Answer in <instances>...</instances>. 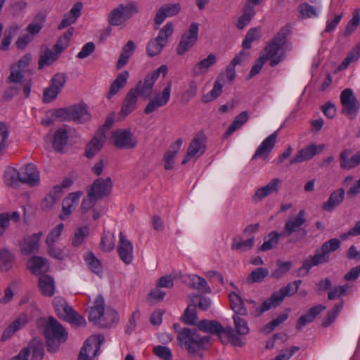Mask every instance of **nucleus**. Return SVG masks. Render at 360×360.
Instances as JSON below:
<instances>
[{
  "mask_svg": "<svg viewBox=\"0 0 360 360\" xmlns=\"http://www.w3.org/2000/svg\"><path fill=\"white\" fill-rule=\"evenodd\" d=\"M177 339L190 354H195L209 344L210 338L200 336L196 329L184 328L178 333Z\"/></svg>",
  "mask_w": 360,
  "mask_h": 360,
  "instance_id": "4",
  "label": "nucleus"
},
{
  "mask_svg": "<svg viewBox=\"0 0 360 360\" xmlns=\"http://www.w3.org/2000/svg\"><path fill=\"white\" fill-rule=\"evenodd\" d=\"M198 328L202 331L218 335L219 330L222 328V326L217 321L205 319L198 323Z\"/></svg>",
  "mask_w": 360,
  "mask_h": 360,
  "instance_id": "42",
  "label": "nucleus"
},
{
  "mask_svg": "<svg viewBox=\"0 0 360 360\" xmlns=\"http://www.w3.org/2000/svg\"><path fill=\"white\" fill-rule=\"evenodd\" d=\"M118 320L117 313L112 309L105 310L103 316L98 321V326L103 328H108L112 326Z\"/></svg>",
  "mask_w": 360,
  "mask_h": 360,
  "instance_id": "45",
  "label": "nucleus"
},
{
  "mask_svg": "<svg viewBox=\"0 0 360 360\" xmlns=\"http://www.w3.org/2000/svg\"><path fill=\"white\" fill-rule=\"evenodd\" d=\"M326 308V307L322 304H317L310 308L306 314L298 319L296 328L298 330H302V328L307 323L312 322L316 316Z\"/></svg>",
  "mask_w": 360,
  "mask_h": 360,
  "instance_id": "24",
  "label": "nucleus"
},
{
  "mask_svg": "<svg viewBox=\"0 0 360 360\" xmlns=\"http://www.w3.org/2000/svg\"><path fill=\"white\" fill-rule=\"evenodd\" d=\"M113 144L120 149H131L136 147L137 140L129 129H118L112 133Z\"/></svg>",
  "mask_w": 360,
  "mask_h": 360,
  "instance_id": "9",
  "label": "nucleus"
},
{
  "mask_svg": "<svg viewBox=\"0 0 360 360\" xmlns=\"http://www.w3.org/2000/svg\"><path fill=\"white\" fill-rule=\"evenodd\" d=\"M25 349L29 351V355L32 354V360L43 359L44 352L41 341L34 339Z\"/></svg>",
  "mask_w": 360,
  "mask_h": 360,
  "instance_id": "41",
  "label": "nucleus"
},
{
  "mask_svg": "<svg viewBox=\"0 0 360 360\" xmlns=\"http://www.w3.org/2000/svg\"><path fill=\"white\" fill-rule=\"evenodd\" d=\"M71 118L75 122L83 123L90 120V115L86 104L71 105Z\"/></svg>",
  "mask_w": 360,
  "mask_h": 360,
  "instance_id": "30",
  "label": "nucleus"
},
{
  "mask_svg": "<svg viewBox=\"0 0 360 360\" xmlns=\"http://www.w3.org/2000/svg\"><path fill=\"white\" fill-rule=\"evenodd\" d=\"M118 8L122 11V13L127 20L139 11L138 4L134 1L129 2L126 4H120Z\"/></svg>",
  "mask_w": 360,
  "mask_h": 360,
  "instance_id": "51",
  "label": "nucleus"
},
{
  "mask_svg": "<svg viewBox=\"0 0 360 360\" xmlns=\"http://www.w3.org/2000/svg\"><path fill=\"white\" fill-rule=\"evenodd\" d=\"M306 221L305 212L301 210L295 217H290L285 221L281 237L288 238L296 233L297 240H303L307 234V230L302 227Z\"/></svg>",
  "mask_w": 360,
  "mask_h": 360,
  "instance_id": "5",
  "label": "nucleus"
},
{
  "mask_svg": "<svg viewBox=\"0 0 360 360\" xmlns=\"http://www.w3.org/2000/svg\"><path fill=\"white\" fill-rule=\"evenodd\" d=\"M27 268L32 274L39 275L48 270L49 264L46 259L34 256L28 260Z\"/></svg>",
  "mask_w": 360,
  "mask_h": 360,
  "instance_id": "29",
  "label": "nucleus"
},
{
  "mask_svg": "<svg viewBox=\"0 0 360 360\" xmlns=\"http://www.w3.org/2000/svg\"><path fill=\"white\" fill-rule=\"evenodd\" d=\"M350 150L345 149L342 150L340 154V167L344 169H351L356 167L354 163V158L352 155Z\"/></svg>",
  "mask_w": 360,
  "mask_h": 360,
  "instance_id": "47",
  "label": "nucleus"
},
{
  "mask_svg": "<svg viewBox=\"0 0 360 360\" xmlns=\"http://www.w3.org/2000/svg\"><path fill=\"white\" fill-rule=\"evenodd\" d=\"M360 56V46L357 45L354 47L347 55L346 58L339 65L338 69L343 70L346 69L350 63L356 61Z\"/></svg>",
  "mask_w": 360,
  "mask_h": 360,
  "instance_id": "46",
  "label": "nucleus"
},
{
  "mask_svg": "<svg viewBox=\"0 0 360 360\" xmlns=\"http://www.w3.org/2000/svg\"><path fill=\"white\" fill-rule=\"evenodd\" d=\"M217 62L216 56L213 53H210L207 56V57L198 63H196L193 70L192 72L194 76H199L200 75L205 74L207 72L208 69L215 64Z\"/></svg>",
  "mask_w": 360,
  "mask_h": 360,
  "instance_id": "31",
  "label": "nucleus"
},
{
  "mask_svg": "<svg viewBox=\"0 0 360 360\" xmlns=\"http://www.w3.org/2000/svg\"><path fill=\"white\" fill-rule=\"evenodd\" d=\"M68 140V131L60 128L56 131L52 142V146L55 150L62 152L66 146Z\"/></svg>",
  "mask_w": 360,
  "mask_h": 360,
  "instance_id": "33",
  "label": "nucleus"
},
{
  "mask_svg": "<svg viewBox=\"0 0 360 360\" xmlns=\"http://www.w3.org/2000/svg\"><path fill=\"white\" fill-rule=\"evenodd\" d=\"M112 188V181L110 177L98 178L89 186L88 193L97 200H101L109 195Z\"/></svg>",
  "mask_w": 360,
  "mask_h": 360,
  "instance_id": "11",
  "label": "nucleus"
},
{
  "mask_svg": "<svg viewBox=\"0 0 360 360\" xmlns=\"http://www.w3.org/2000/svg\"><path fill=\"white\" fill-rule=\"evenodd\" d=\"M195 304H188L184 313V321L188 325H195L197 320Z\"/></svg>",
  "mask_w": 360,
  "mask_h": 360,
  "instance_id": "63",
  "label": "nucleus"
},
{
  "mask_svg": "<svg viewBox=\"0 0 360 360\" xmlns=\"http://www.w3.org/2000/svg\"><path fill=\"white\" fill-rule=\"evenodd\" d=\"M277 265L278 269L272 272L271 277L274 278L279 279L290 271L292 266V262L289 261L282 262L281 260H278Z\"/></svg>",
  "mask_w": 360,
  "mask_h": 360,
  "instance_id": "62",
  "label": "nucleus"
},
{
  "mask_svg": "<svg viewBox=\"0 0 360 360\" xmlns=\"http://www.w3.org/2000/svg\"><path fill=\"white\" fill-rule=\"evenodd\" d=\"M340 102L342 104V113L351 120H353L359 110V103L354 95L351 89H345L341 92Z\"/></svg>",
  "mask_w": 360,
  "mask_h": 360,
  "instance_id": "7",
  "label": "nucleus"
},
{
  "mask_svg": "<svg viewBox=\"0 0 360 360\" xmlns=\"http://www.w3.org/2000/svg\"><path fill=\"white\" fill-rule=\"evenodd\" d=\"M164 45L157 37L148 41L146 47L147 53L150 57L157 56L161 52Z\"/></svg>",
  "mask_w": 360,
  "mask_h": 360,
  "instance_id": "58",
  "label": "nucleus"
},
{
  "mask_svg": "<svg viewBox=\"0 0 360 360\" xmlns=\"http://www.w3.org/2000/svg\"><path fill=\"white\" fill-rule=\"evenodd\" d=\"M255 15L254 8L249 4H246L243 8V14L238 18L236 27L239 30H243L247 25L249 24L251 19Z\"/></svg>",
  "mask_w": 360,
  "mask_h": 360,
  "instance_id": "40",
  "label": "nucleus"
},
{
  "mask_svg": "<svg viewBox=\"0 0 360 360\" xmlns=\"http://www.w3.org/2000/svg\"><path fill=\"white\" fill-rule=\"evenodd\" d=\"M281 236V232L274 231H271L267 236L264 239V243L262 246L259 248V251L266 252L274 248L278 243L279 238Z\"/></svg>",
  "mask_w": 360,
  "mask_h": 360,
  "instance_id": "43",
  "label": "nucleus"
},
{
  "mask_svg": "<svg viewBox=\"0 0 360 360\" xmlns=\"http://www.w3.org/2000/svg\"><path fill=\"white\" fill-rule=\"evenodd\" d=\"M255 243V238L252 237L245 240H238L236 238L233 239L231 249L233 250H238L240 252H245L250 250Z\"/></svg>",
  "mask_w": 360,
  "mask_h": 360,
  "instance_id": "53",
  "label": "nucleus"
},
{
  "mask_svg": "<svg viewBox=\"0 0 360 360\" xmlns=\"http://www.w3.org/2000/svg\"><path fill=\"white\" fill-rule=\"evenodd\" d=\"M108 21L110 25L119 26L127 21V20H125L122 11L117 6L112 9L108 14Z\"/></svg>",
  "mask_w": 360,
  "mask_h": 360,
  "instance_id": "55",
  "label": "nucleus"
},
{
  "mask_svg": "<svg viewBox=\"0 0 360 360\" xmlns=\"http://www.w3.org/2000/svg\"><path fill=\"white\" fill-rule=\"evenodd\" d=\"M58 55L56 52L54 53L51 50L46 49L39 57V69L43 68L45 65H51L58 59Z\"/></svg>",
  "mask_w": 360,
  "mask_h": 360,
  "instance_id": "52",
  "label": "nucleus"
},
{
  "mask_svg": "<svg viewBox=\"0 0 360 360\" xmlns=\"http://www.w3.org/2000/svg\"><path fill=\"white\" fill-rule=\"evenodd\" d=\"M323 149V145L316 146L311 143L304 148L301 149L290 160V164H297L306 160H309L319 154Z\"/></svg>",
  "mask_w": 360,
  "mask_h": 360,
  "instance_id": "15",
  "label": "nucleus"
},
{
  "mask_svg": "<svg viewBox=\"0 0 360 360\" xmlns=\"http://www.w3.org/2000/svg\"><path fill=\"white\" fill-rule=\"evenodd\" d=\"M103 340V336L98 337V341L96 343L95 349H94L93 344L90 343V340H86L79 352L77 360H92L93 358L96 355V353Z\"/></svg>",
  "mask_w": 360,
  "mask_h": 360,
  "instance_id": "26",
  "label": "nucleus"
},
{
  "mask_svg": "<svg viewBox=\"0 0 360 360\" xmlns=\"http://www.w3.org/2000/svg\"><path fill=\"white\" fill-rule=\"evenodd\" d=\"M129 74L128 71H122L119 73L116 79L112 82L110 86L108 98L110 99L115 96L127 84Z\"/></svg>",
  "mask_w": 360,
  "mask_h": 360,
  "instance_id": "32",
  "label": "nucleus"
},
{
  "mask_svg": "<svg viewBox=\"0 0 360 360\" xmlns=\"http://www.w3.org/2000/svg\"><path fill=\"white\" fill-rule=\"evenodd\" d=\"M301 280H297L288 283L286 286L281 288L279 290L274 292L271 296L265 300L261 305L257 307L251 314L254 317L260 316L264 312L276 307L280 304L286 296H291L295 294L301 284Z\"/></svg>",
  "mask_w": 360,
  "mask_h": 360,
  "instance_id": "3",
  "label": "nucleus"
},
{
  "mask_svg": "<svg viewBox=\"0 0 360 360\" xmlns=\"http://www.w3.org/2000/svg\"><path fill=\"white\" fill-rule=\"evenodd\" d=\"M290 34V27L285 25L271 39L260 53V56H264L266 60H271L270 65L271 67L277 65L284 59L285 55L283 53L276 55L281 46L285 44L287 37Z\"/></svg>",
  "mask_w": 360,
  "mask_h": 360,
  "instance_id": "2",
  "label": "nucleus"
},
{
  "mask_svg": "<svg viewBox=\"0 0 360 360\" xmlns=\"http://www.w3.org/2000/svg\"><path fill=\"white\" fill-rule=\"evenodd\" d=\"M205 137L202 134H198L191 141L181 164L185 165L192 158H198L205 151Z\"/></svg>",
  "mask_w": 360,
  "mask_h": 360,
  "instance_id": "13",
  "label": "nucleus"
},
{
  "mask_svg": "<svg viewBox=\"0 0 360 360\" xmlns=\"http://www.w3.org/2000/svg\"><path fill=\"white\" fill-rule=\"evenodd\" d=\"M182 140L178 139L165 153L164 161L165 162V168L167 170L172 169L174 165V158L181 148Z\"/></svg>",
  "mask_w": 360,
  "mask_h": 360,
  "instance_id": "34",
  "label": "nucleus"
},
{
  "mask_svg": "<svg viewBox=\"0 0 360 360\" xmlns=\"http://www.w3.org/2000/svg\"><path fill=\"white\" fill-rule=\"evenodd\" d=\"M64 320L69 321L76 326H84L86 323L85 319L78 314L73 309H69V313Z\"/></svg>",
  "mask_w": 360,
  "mask_h": 360,
  "instance_id": "64",
  "label": "nucleus"
},
{
  "mask_svg": "<svg viewBox=\"0 0 360 360\" xmlns=\"http://www.w3.org/2000/svg\"><path fill=\"white\" fill-rule=\"evenodd\" d=\"M260 37V28L259 27H254L251 28L248 30L245 35V38L243 41V47L244 49H248L251 47V44L255 40L259 39Z\"/></svg>",
  "mask_w": 360,
  "mask_h": 360,
  "instance_id": "61",
  "label": "nucleus"
},
{
  "mask_svg": "<svg viewBox=\"0 0 360 360\" xmlns=\"http://www.w3.org/2000/svg\"><path fill=\"white\" fill-rule=\"evenodd\" d=\"M89 234V229L88 226H84L76 229L74 236L72 239V245L74 247H79L83 244L85 239Z\"/></svg>",
  "mask_w": 360,
  "mask_h": 360,
  "instance_id": "49",
  "label": "nucleus"
},
{
  "mask_svg": "<svg viewBox=\"0 0 360 360\" xmlns=\"http://www.w3.org/2000/svg\"><path fill=\"white\" fill-rule=\"evenodd\" d=\"M18 180L22 184L35 186L39 184V171L32 163L25 164L18 172Z\"/></svg>",
  "mask_w": 360,
  "mask_h": 360,
  "instance_id": "12",
  "label": "nucleus"
},
{
  "mask_svg": "<svg viewBox=\"0 0 360 360\" xmlns=\"http://www.w3.org/2000/svg\"><path fill=\"white\" fill-rule=\"evenodd\" d=\"M172 81H169L162 91L156 94L148 102L144 108L145 114L149 115L156 111L159 108L165 105L169 102L172 91Z\"/></svg>",
  "mask_w": 360,
  "mask_h": 360,
  "instance_id": "10",
  "label": "nucleus"
},
{
  "mask_svg": "<svg viewBox=\"0 0 360 360\" xmlns=\"http://www.w3.org/2000/svg\"><path fill=\"white\" fill-rule=\"evenodd\" d=\"M105 311L104 300L101 295H98L95 300L94 306L91 308L89 314V320L94 322V324L98 325Z\"/></svg>",
  "mask_w": 360,
  "mask_h": 360,
  "instance_id": "28",
  "label": "nucleus"
},
{
  "mask_svg": "<svg viewBox=\"0 0 360 360\" xmlns=\"http://www.w3.org/2000/svg\"><path fill=\"white\" fill-rule=\"evenodd\" d=\"M235 330L239 335H246L249 333L250 329L246 320L238 316H233Z\"/></svg>",
  "mask_w": 360,
  "mask_h": 360,
  "instance_id": "56",
  "label": "nucleus"
},
{
  "mask_svg": "<svg viewBox=\"0 0 360 360\" xmlns=\"http://www.w3.org/2000/svg\"><path fill=\"white\" fill-rule=\"evenodd\" d=\"M229 302L231 309L234 311L233 316L241 317L247 316L248 315V309H246L243 301L237 293L231 292L229 294Z\"/></svg>",
  "mask_w": 360,
  "mask_h": 360,
  "instance_id": "27",
  "label": "nucleus"
},
{
  "mask_svg": "<svg viewBox=\"0 0 360 360\" xmlns=\"http://www.w3.org/2000/svg\"><path fill=\"white\" fill-rule=\"evenodd\" d=\"M342 307V301L340 302L339 303H336L334 306V308L331 311H330L328 313L327 316L323 319L322 325L325 327H327L329 325H330L333 322H334L338 314L341 311Z\"/></svg>",
  "mask_w": 360,
  "mask_h": 360,
  "instance_id": "59",
  "label": "nucleus"
},
{
  "mask_svg": "<svg viewBox=\"0 0 360 360\" xmlns=\"http://www.w3.org/2000/svg\"><path fill=\"white\" fill-rule=\"evenodd\" d=\"M345 191L340 188L334 191L329 196L328 200L322 205V209L327 212H332L344 200Z\"/></svg>",
  "mask_w": 360,
  "mask_h": 360,
  "instance_id": "25",
  "label": "nucleus"
},
{
  "mask_svg": "<svg viewBox=\"0 0 360 360\" xmlns=\"http://www.w3.org/2000/svg\"><path fill=\"white\" fill-rule=\"evenodd\" d=\"M278 132V131H274L262 142L253 155L252 159L256 158L266 159L269 156L276 144Z\"/></svg>",
  "mask_w": 360,
  "mask_h": 360,
  "instance_id": "17",
  "label": "nucleus"
},
{
  "mask_svg": "<svg viewBox=\"0 0 360 360\" xmlns=\"http://www.w3.org/2000/svg\"><path fill=\"white\" fill-rule=\"evenodd\" d=\"M39 287L45 296L51 297L54 294L55 285L52 277L43 274L39 278Z\"/></svg>",
  "mask_w": 360,
  "mask_h": 360,
  "instance_id": "36",
  "label": "nucleus"
},
{
  "mask_svg": "<svg viewBox=\"0 0 360 360\" xmlns=\"http://www.w3.org/2000/svg\"><path fill=\"white\" fill-rule=\"evenodd\" d=\"M134 49V43L131 40L127 41V43L122 49V52L116 64L117 70L122 68L127 64L128 60L132 55Z\"/></svg>",
  "mask_w": 360,
  "mask_h": 360,
  "instance_id": "35",
  "label": "nucleus"
},
{
  "mask_svg": "<svg viewBox=\"0 0 360 360\" xmlns=\"http://www.w3.org/2000/svg\"><path fill=\"white\" fill-rule=\"evenodd\" d=\"M198 23H191L188 30L181 36V40L176 48L178 55H184L194 46L198 39Z\"/></svg>",
  "mask_w": 360,
  "mask_h": 360,
  "instance_id": "8",
  "label": "nucleus"
},
{
  "mask_svg": "<svg viewBox=\"0 0 360 360\" xmlns=\"http://www.w3.org/2000/svg\"><path fill=\"white\" fill-rule=\"evenodd\" d=\"M137 100V94L131 89L123 101L119 116L124 119L134 111L136 107Z\"/></svg>",
  "mask_w": 360,
  "mask_h": 360,
  "instance_id": "23",
  "label": "nucleus"
},
{
  "mask_svg": "<svg viewBox=\"0 0 360 360\" xmlns=\"http://www.w3.org/2000/svg\"><path fill=\"white\" fill-rule=\"evenodd\" d=\"M13 255L6 248H0V269L8 271L11 267Z\"/></svg>",
  "mask_w": 360,
  "mask_h": 360,
  "instance_id": "50",
  "label": "nucleus"
},
{
  "mask_svg": "<svg viewBox=\"0 0 360 360\" xmlns=\"http://www.w3.org/2000/svg\"><path fill=\"white\" fill-rule=\"evenodd\" d=\"M19 27L17 25H12L8 30L4 32V37L1 40L0 49L6 51L8 49L11 44L13 36L18 31Z\"/></svg>",
  "mask_w": 360,
  "mask_h": 360,
  "instance_id": "60",
  "label": "nucleus"
},
{
  "mask_svg": "<svg viewBox=\"0 0 360 360\" xmlns=\"http://www.w3.org/2000/svg\"><path fill=\"white\" fill-rule=\"evenodd\" d=\"M281 180L278 178L273 179L267 185L258 188L254 195L252 200L255 202L261 201L264 198L278 191Z\"/></svg>",
  "mask_w": 360,
  "mask_h": 360,
  "instance_id": "21",
  "label": "nucleus"
},
{
  "mask_svg": "<svg viewBox=\"0 0 360 360\" xmlns=\"http://www.w3.org/2000/svg\"><path fill=\"white\" fill-rule=\"evenodd\" d=\"M53 304L55 307L58 316L63 319L65 316H68L69 313V309H72V307H69L66 301L60 297H55L53 300Z\"/></svg>",
  "mask_w": 360,
  "mask_h": 360,
  "instance_id": "48",
  "label": "nucleus"
},
{
  "mask_svg": "<svg viewBox=\"0 0 360 360\" xmlns=\"http://www.w3.org/2000/svg\"><path fill=\"white\" fill-rule=\"evenodd\" d=\"M11 220H13L15 222L18 221L20 220L19 212L15 211L11 213H0V236H1L4 233L6 229L8 228Z\"/></svg>",
  "mask_w": 360,
  "mask_h": 360,
  "instance_id": "39",
  "label": "nucleus"
},
{
  "mask_svg": "<svg viewBox=\"0 0 360 360\" xmlns=\"http://www.w3.org/2000/svg\"><path fill=\"white\" fill-rule=\"evenodd\" d=\"M82 8L83 4L82 2L75 3L70 11L63 15L60 23L58 26V29L63 30L74 24L81 15Z\"/></svg>",
  "mask_w": 360,
  "mask_h": 360,
  "instance_id": "22",
  "label": "nucleus"
},
{
  "mask_svg": "<svg viewBox=\"0 0 360 360\" xmlns=\"http://www.w3.org/2000/svg\"><path fill=\"white\" fill-rule=\"evenodd\" d=\"M181 11L179 4H167L162 6L157 11L154 18V22L156 25L162 24L165 19L177 15Z\"/></svg>",
  "mask_w": 360,
  "mask_h": 360,
  "instance_id": "16",
  "label": "nucleus"
},
{
  "mask_svg": "<svg viewBox=\"0 0 360 360\" xmlns=\"http://www.w3.org/2000/svg\"><path fill=\"white\" fill-rule=\"evenodd\" d=\"M39 325L43 328V333L46 338L47 349L50 352H56L60 344L65 342L68 339L67 331L52 316H50L48 320H40Z\"/></svg>",
  "mask_w": 360,
  "mask_h": 360,
  "instance_id": "1",
  "label": "nucleus"
},
{
  "mask_svg": "<svg viewBox=\"0 0 360 360\" xmlns=\"http://www.w3.org/2000/svg\"><path fill=\"white\" fill-rule=\"evenodd\" d=\"M189 285L192 288L202 292H211V289L208 286L207 281L203 278L197 275L189 276Z\"/></svg>",
  "mask_w": 360,
  "mask_h": 360,
  "instance_id": "44",
  "label": "nucleus"
},
{
  "mask_svg": "<svg viewBox=\"0 0 360 360\" xmlns=\"http://www.w3.org/2000/svg\"><path fill=\"white\" fill-rule=\"evenodd\" d=\"M105 141V136L103 131L97 132L91 141L86 145L85 155L88 158H92L103 148Z\"/></svg>",
  "mask_w": 360,
  "mask_h": 360,
  "instance_id": "18",
  "label": "nucleus"
},
{
  "mask_svg": "<svg viewBox=\"0 0 360 360\" xmlns=\"http://www.w3.org/2000/svg\"><path fill=\"white\" fill-rule=\"evenodd\" d=\"M82 193L75 192L68 194L63 201L62 212L60 218L62 220L67 219L72 211L76 208Z\"/></svg>",
  "mask_w": 360,
  "mask_h": 360,
  "instance_id": "19",
  "label": "nucleus"
},
{
  "mask_svg": "<svg viewBox=\"0 0 360 360\" xmlns=\"http://www.w3.org/2000/svg\"><path fill=\"white\" fill-rule=\"evenodd\" d=\"M249 119V114L248 111H243L238 115L233 120V122L228 127L224 133V136H229L235 131L240 129Z\"/></svg>",
  "mask_w": 360,
  "mask_h": 360,
  "instance_id": "37",
  "label": "nucleus"
},
{
  "mask_svg": "<svg viewBox=\"0 0 360 360\" xmlns=\"http://www.w3.org/2000/svg\"><path fill=\"white\" fill-rule=\"evenodd\" d=\"M42 236L41 232L34 233L24 239L20 243L21 252L24 255H29L38 251L39 240Z\"/></svg>",
  "mask_w": 360,
  "mask_h": 360,
  "instance_id": "20",
  "label": "nucleus"
},
{
  "mask_svg": "<svg viewBox=\"0 0 360 360\" xmlns=\"http://www.w3.org/2000/svg\"><path fill=\"white\" fill-rule=\"evenodd\" d=\"M297 9L299 13L298 18L300 19L314 18L317 17L319 15L318 8L307 2L300 4Z\"/></svg>",
  "mask_w": 360,
  "mask_h": 360,
  "instance_id": "38",
  "label": "nucleus"
},
{
  "mask_svg": "<svg viewBox=\"0 0 360 360\" xmlns=\"http://www.w3.org/2000/svg\"><path fill=\"white\" fill-rule=\"evenodd\" d=\"M268 269L259 267L252 271L248 276V280L251 283H260L269 275Z\"/></svg>",
  "mask_w": 360,
  "mask_h": 360,
  "instance_id": "57",
  "label": "nucleus"
},
{
  "mask_svg": "<svg viewBox=\"0 0 360 360\" xmlns=\"http://www.w3.org/2000/svg\"><path fill=\"white\" fill-rule=\"evenodd\" d=\"M85 261L89 268L95 274H99L102 273V265L100 261L95 257V255L89 252L85 255Z\"/></svg>",
  "mask_w": 360,
  "mask_h": 360,
  "instance_id": "54",
  "label": "nucleus"
},
{
  "mask_svg": "<svg viewBox=\"0 0 360 360\" xmlns=\"http://www.w3.org/2000/svg\"><path fill=\"white\" fill-rule=\"evenodd\" d=\"M119 243L117 248L120 259L126 264H129L133 259V245L130 240L126 238L122 232L119 233Z\"/></svg>",
  "mask_w": 360,
  "mask_h": 360,
  "instance_id": "14",
  "label": "nucleus"
},
{
  "mask_svg": "<svg viewBox=\"0 0 360 360\" xmlns=\"http://www.w3.org/2000/svg\"><path fill=\"white\" fill-rule=\"evenodd\" d=\"M161 73L163 77H165L167 73V65H162L154 71L148 73L143 82L139 81L135 87L131 89L134 90V92L143 99L148 98L152 94L154 84Z\"/></svg>",
  "mask_w": 360,
  "mask_h": 360,
  "instance_id": "6",
  "label": "nucleus"
}]
</instances>
